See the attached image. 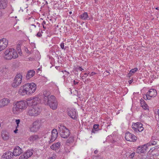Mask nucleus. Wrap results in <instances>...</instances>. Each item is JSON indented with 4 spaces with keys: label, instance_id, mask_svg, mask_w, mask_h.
<instances>
[{
    "label": "nucleus",
    "instance_id": "nucleus-1",
    "mask_svg": "<svg viewBox=\"0 0 159 159\" xmlns=\"http://www.w3.org/2000/svg\"><path fill=\"white\" fill-rule=\"evenodd\" d=\"M41 101L45 105H49L53 110L56 109L57 107L58 103L55 97L53 95H50L49 92L44 91L43 94L40 96Z\"/></svg>",
    "mask_w": 159,
    "mask_h": 159
},
{
    "label": "nucleus",
    "instance_id": "nucleus-2",
    "mask_svg": "<svg viewBox=\"0 0 159 159\" xmlns=\"http://www.w3.org/2000/svg\"><path fill=\"white\" fill-rule=\"evenodd\" d=\"M58 132L61 137L66 139L69 136L70 133L68 129L65 126L60 125H58Z\"/></svg>",
    "mask_w": 159,
    "mask_h": 159
},
{
    "label": "nucleus",
    "instance_id": "nucleus-3",
    "mask_svg": "<svg viewBox=\"0 0 159 159\" xmlns=\"http://www.w3.org/2000/svg\"><path fill=\"white\" fill-rule=\"evenodd\" d=\"M41 112L40 109L37 106L30 107L27 112V115L30 116H37L39 115Z\"/></svg>",
    "mask_w": 159,
    "mask_h": 159
},
{
    "label": "nucleus",
    "instance_id": "nucleus-4",
    "mask_svg": "<svg viewBox=\"0 0 159 159\" xmlns=\"http://www.w3.org/2000/svg\"><path fill=\"white\" fill-rule=\"evenodd\" d=\"M22 75L21 73H17L15 76L11 85L13 87L16 88L20 85L22 82Z\"/></svg>",
    "mask_w": 159,
    "mask_h": 159
},
{
    "label": "nucleus",
    "instance_id": "nucleus-5",
    "mask_svg": "<svg viewBox=\"0 0 159 159\" xmlns=\"http://www.w3.org/2000/svg\"><path fill=\"white\" fill-rule=\"evenodd\" d=\"M25 88L26 89L29 95H31L35 92L37 88L36 84L34 83H27L25 84Z\"/></svg>",
    "mask_w": 159,
    "mask_h": 159
},
{
    "label": "nucleus",
    "instance_id": "nucleus-6",
    "mask_svg": "<svg viewBox=\"0 0 159 159\" xmlns=\"http://www.w3.org/2000/svg\"><path fill=\"white\" fill-rule=\"evenodd\" d=\"M41 126L40 121L39 120L35 121L33 123V126L30 128V131L33 132H36L38 130Z\"/></svg>",
    "mask_w": 159,
    "mask_h": 159
},
{
    "label": "nucleus",
    "instance_id": "nucleus-7",
    "mask_svg": "<svg viewBox=\"0 0 159 159\" xmlns=\"http://www.w3.org/2000/svg\"><path fill=\"white\" fill-rule=\"evenodd\" d=\"M125 139L129 141L135 142L137 139V137L129 132H127L125 134Z\"/></svg>",
    "mask_w": 159,
    "mask_h": 159
},
{
    "label": "nucleus",
    "instance_id": "nucleus-8",
    "mask_svg": "<svg viewBox=\"0 0 159 159\" xmlns=\"http://www.w3.org/2000/svg\"><path fill=\"white\" fill-rule=\"evenodd\" d=\"M68 116L73 119H75L76 118V113L75 109L73 108H69L67 110Z\"/></svg>",
    "mask_w": 159,
    "mask_h": 159
},
{
    "label": "nucleus",
    "instance_id": "nucleus-9",
    "mask_svg": "<svg viewBox=\"0 0 159 159\" xmlns=\"http://www.w3.org/2000/svg\"><path fill=\"white\" fill-rule=\"evenodd\" d=\"M8 44V41L6 38L0 39V52L5 49Z\"/></svg>",
    "mask_w": 159,
    "mask_h": 159
},
{
    "label": "nucleus",
    "instance_id": "nucleus-10",
    "mask_svg": "<svg viewBox=\"0 0 159 159\" xmlns=\"http://www.w3.org/2000/svg\"><path fill=\"white\" fill-rule=\"evenodd\" d=\"M17 106H18L19 108L21 109V111L23 109H25L26 108L27 106V104H28L27 102L24 101H20L17 102L16 103Z\"/></svg>",
    "mask_w": 159,
    "mask_h": 159
},
{
    "label": "nucleus",
    "instance_id": "nucleus-11",
    "mask_svg": "<svg viewBox=\"0 0 159 159\" xmlns=\"http://www.w3.org/2000/svg\"><path fill=\"white\" fill-rule=\"evenodd\" d=\"M58 132L57 129H54L52 131V135L51 139L49 141V143H51L54 142L57 138L58 136Z\"/></svg>",
    "mask_w": 159,
    "mask_h": 159
},
{
    "label": "nucleus",
    "instance_id": "nucleus-12",
    "mask_svg": "<svg viewBox=\"0 0 159 159\" xmlns=\"http://www.w3.org/2000/svg\"><path fill=\"white\" fill-rule=\"evenodd\" d=\"M33 154L32 151L28 150L24 153L19 157V159H27L31 157Z\"/></svg>",
    "mask_w": 159,
    "mask_h": 159
},
{
    "label": "nucleus",
    "instance_id": "nucleus-13",
    "mask_svg": "<svg viewBox=\"0 0 159 159\" xmlns=\"http://www.w3.org/2000/svg\"><path fill=\"white\" fill-rule=\"evenodd\" d=\"M22 150L18 146H16L13 149V153L14 156H17L20 155L22 152Z\"/></svg>",
    "mask_w": 159,
    "mask_h": 159
},
{
    "label": "nucleus",
    "instance_id": "nucleus-14",
    "mask_svg": "<svg viewBox=\"0 0 159 159\" xmlns=\"http://www.w3.org/2000/svg\"><path fill=\"white\" fill-rule=\"evenodd\" d=\"M18 93L22 96H25L26 95H29L27 90L25 88V84L20 87L18 91Z\"/></svg>",
    "mask_w": 159,
    "mask_h": 159
},
{
    "label": "nucleus",
    "instance_id": "nucleus-15",
    "mask_svg": "<svg viewBox=\"0 0 159 159\" xmlns=\"http://www.w3.org/2000/svg\"><path fill=\"white\" fill-rule=\"evenodd\" d=\"M42 95H40L39 96L40 97V96ZM41 98L38 97H35L33 98V99H30V100H28L27 101V103H31V105H36L39 102V100Z\"/></svg>",
    "mask_w": 159,
    "mask_h": 159
},
{
    "label": "nucleus",
    "instance_id": "nucleus-16",
    "mask_svg": "<svg viewBox=\"0 0 159 159\" xmlns=\"http://www.w3.org/2000/svg\"><path fill=\"white\" fill-rule=\"evenodd\" d=\"M148 144H144L141 146L138 147L137 150V152L138 153L144 152L146 150Z\"/></svg>",
    "mask_w": 159,
    "mask_h": 159
},
{
    "label": "nucleus",
    "instance_id": "nucleus-17",
    "mask_svg": "<svg viewBox=\"0 0 159 159\" xmlns=\"http://www.w3.org/2000/svg\"><path fill=\"white\" fill-rule=\"evenodd\" d=\"M11 48H9L6 50L4 52V58L5 59L7 60H10L13 58V57H12V55H11Z\"/></svg>",
    "mask_w": 159,
    "mask_h": 159
},
{
    "label": "nucleus",
    "instance_id": "nucleus-18",
    "mask_svg": "<svg viewBox=\"0 0 159 159\" xmlns=\"http://www.w3.org/2000/svg\"><path fill=\"white\" fill-rule=\"evenodd\" d=\"M10 102L9 100L7 98H4L0 101V107H2L7 105Z\"/></svg>",
    "mask_w": 159,
    "mask_h": 159
},
{
    "label": "nucleus",
    "instance_id": "nucleus-19",
    "mask_svg": "<svg viewBox=\"0 0 159 159\" xmlns=\"http://www.w3.org/2000/svg\"><path fill=\"white\" fill-rule=\"evenodd\" d=\"M14 156L12 152L7 151L4 153L2 157L5 159H11V158Z\"/></svg>",
    "mask_w": 159,
    "mask_h": 159
},
{
    "label": "nucleus",
    "instance_id": "nucleus-20",
    "mask_svg": "<svg viewBox=\"0 0 159 159\" xmlns=\"http://www.w3.org/2000/svg\"><path fill=\"white\" fill-rule=\"evenodd\" d=\"M1 136L3 139L5 141L8 140L10 138L9 133L6 130L2 131Z\"/></svg>",
    "mask_w": 159,
    "mask_h": 159
},
{
    "label": "nucleus",
    "instance_id": "nucleus-21",
    "mask_svg": "<svg viewBox=\"0 0 159 159\" xmlns=\"http://www.w3.org/2000/svg\"><path fill=\"white\" fill-rule=\"evenodd\" d=\"M157 91L155 89H151L147 93V95L150 97L151 99L152 97H154L157 95Z\"/></svg>",
    "mask_w": 159,
    "mask_h": 159
},
{
    "label": "nucleus",
    "instance_id": "nucleus-22",
    "mask_svg": "<svg viewBox=\"0 0 159 159\" xmlns=\"http://www.w3.org/2000/svg\"><path fill=\"white\" fill-rule=\"evenodd\" d=\"M143 124L140 122H138L132 125L133 129L135 132H137V129L143 126Z\"/></svg>",
    "mask_w": 159,
    "mask_h": 159
},
{
    "label": "nucleus",
    "instance_id": "nucleus-23",
    "mask_svg": "<svg viewBox=\"0 0 159 159\" xmlns=\"http://www.w3.org/2000/svg\"><path fill=\"white\" fill-rule=\"evenodd\" d=\"M7 0H0V9H5L7 7Z\"/></svg>",
    "mask_w": 159,
    "mask_h": 159
},
{
    "label": "nucleus",
    "instance_id": "nucleus-24",
    "mask_svg": "<svg viewBox=\"0 0 159 159\" xmlns=\"http://www.w3.org/2000/svg\"><path fill=\"white\" fill-rule=\"evenodd\" d=\"M61 146V143L60 142H57L56 143L53 144L50 146L51 148L53 150H56L58 149Z\"/></svg>",
    "mask_w": 159,
    "mask_h": 159
},
{
    "label": "nucleus",
    "instance_id": "nucleus-25",
    "mask_svg": "<svg viewBox=\"0 0 159 159\" xmlns=\"http://www.w3.org/2000/svg\"><path fill=\"white\" fill-rule=\"evenodd\" d=\"M35 72L34 70H31L28 71L27 73L26 78L29 79L34 76L35 74Z\"/></svg>",
    "mask_w": 159,
    "mask_h": 159
},
{
    "label": "nucleus",
    "instance_id": "nucleus-26",
    "mask_svg": "<svg viewBox=\"0 0 159 159\" xmlns=\"http://www.w3.org/2000/svg\"><path fill=\"white\" fill-rule=\"evenodd\" d=\"M17 104L16 103L15 105L14 106L13 108V112L14 114H18L21 111V109L19 108Z\"/></svg>",
    "mask_w": 159,
    "mask_h": 159
},
{
    "label": "nucleus",
    "instance_id": "nucleus-27",
    "mask_svg": "<svg viewBox=\"0 0 159 159\" xmlns=\"http://www.w3.org/2000/svg\"><path fill=\"white\" fill-rule=\"evenodd\" d=\"M11 55H12V57H13L12 58L15 59L17 58L18 57V55L16 50L12 48H11Z\"/></svg>",
    "mask_w": 159,
    "mask_h": 159
},
{
    "label": "nucleus",
    "instance_id": "nucleus-28",
    "mask_svg": "<svg viewBox=\"0 0 159 159\" xmlns=\"http://www.w3.org/2000/svg\"><path fill=\"white\" fill-rule=\"evenodd\" d=\"M138 70V69L137 68H135L134 69H131L127 75V76L129 77L131 76L132 74L135 73Z\"/></svg>",
    "mask_w": 159,
    "mask_h": 159
},
{
    "label": "nucleus",
    "instance_id": "nucleus-29",
    "mask_svg": "<svg viewBox=\"0 0 159 159\" xmlns=\"http://www.w3.org/2000/svg\"><path fill=\"white\" fill-rule=\"evenodd\" d=\"M88 18V14L87 12L82 13L80 15V18L83 20H86Z\"/></svg>",
    "mask_w": 159,
    "mask_h": 159
},
{
    "label": "nucleus",
    "instance_id": "nucleus-30",
    "mask_svg": "<svg viewBox=\"0 0 159 159\" xmlns=\"http://www.w3.org/2000/svg\"><path fill=\"white\" fill-rule=\"evenodd\" d=\"M38 136L37 135H34L31 136L29 138V139L30 141L32 142L38 139Z\"/></svg>",
    "mask_w": 159,
    "mask_h": 159
},
{
    "label": "nucleus",
    "instance_id": "nucleus-31",
    "mask_svg": "<svg viewBox=\"0 0 159 159\" xmlns=\"http://www.w3.org/2000/svg\"><path fill=\"white\" fill-rule=\"evenodd\" d=\"M99 125L95 124L93 126V129L92 130V132L95 133L96 131H98L99 129Z\"/></svg>",
    "mask_w": 159,
    "mask_h": 159
},
{
    "label": "nucleus",
    "instance_id": "nucleus-32",
    "mask_svg": "<svg viewBox=\"0 0 159 159\" xmlns=\"http://www.w3.org/2000/svg\"><path fill=\"white\" fill-rule=\"evenodd\" d=\"M141 104L142 105V107L144 110L147 109L148 106L143 100H141Z\"/></svg>",
    "mask_w": 159,
    "mask_h": 159
},
{
    "label": "nucleus",
    "instance_id": "nucleus-33",
    "mask_svg": "<svg viewBox=\"0 0 159 159\" xmlns=\"http://www.w3.org/2000/svg\"><path fill=\"white\" fill-rule=\"evenodd\" d=\"M147 144H148V146L151 145H155L157 144V141H154V139L152 138L150 142Z\"/></svg>",
    "mask_w": 159,
    "mask_h": 159
},
{
    "label": "nucleus",
    "instance_id": "nucleus-34",
    "mask_svg": "<svg viewBox=\"0 0 159 159\" xmlns=\"http://www.w3.org/2000/svg\"><path fill=\"white\" fill-rule=\"evenodd\" d=\"M60 46L61 48L64 50H65L66 49V47H64V43H62L60 44Z\"/></svg>",
    "mask_w": 159,
    "mask_h": 159
},
{
    "label": "nucleus",
    "instance_id": "nucleus-35",
    "mask_svg": "<svg viewBox=\"0 0 159 159\" xmlns=\"http://www.w3.org/2000/svg\"><path fill=\"white\" fill-rule=\"evenodd\" d=\"M143 98L145 100H147V99L150 100V97H149V96L147 95V94L146 95L143 96Z\"/></svg>",
    "mask_w": 159,
    "mask_h": 159
},
{
    "label": "nucleus",
    "instance_id": "nucleus-36",
    "mask_svg": "<svg viewBox=\"0 0 159 159\" xmlns=\"http://www.w3.org/2000/svg\"><path fill=\"white\" fill-rule=\"evenodd\" d=\"M143 129L144 128H143V126H142V127H141L140 128H139V129H137V132L138 131L139 132H141L142 131H143Z\"/></svg>",
    "mask_w": 159,
    "mask_h": 159
},
{
    "label": "nucleus",
    "instance_id": "nucleus-37",
    "mask_svg": "<svg viewBox=\"0 0 159 159\" xmlns=\"http://www.w3.org/2000/svg\"><path fill=\"white\" fill-rule=\"evenodd\" d=\"M135 154V153L134 152H133L132 153H131L129 155V157L130 158H133Z\"/></svg>",
    "mask_w": 159,
    "mask_h": 159
},
{
    "label": "nucleus",
    "instance_id": "nucleus-38",
    "mask_svg": "<svg viewBox=\"0 0 159 159\" xmlns=\"http://www.w3.org/2000/svg\"><path fill=\"white\" fill-rule=\"evenodd\" d=\"M84 74L85 75L84 76V77H85L87 75V73H86V72H84V73H81L80 74V77H84V76H83Z\"/></svg>",
    "mask_w": 159,
    "mask_h": 159
},
{
    "label": "nucleus",
    "instance_id": "nucleus-39",
    "mask_svg": "<svg viewBox=\"0 0 159 159\" xmlns=\"http://www.w3.org/2000/svg\"><path fill=\"white\" fill-rule=\"evenodd\" d=\"M20 122V119H17L16 120V122L17 125H19Z\"/></svg>",
    "mask_w": 159,
    "mask_h": 159
},
{
    "label": "nucleus",
    "instance_id": "nucleus-40",
    "mask_svg": "<svg viewBox=\"0 0 159 159\" xmlns=\"http://www.w3.org/2000/svg\"><path fill=\"white\" fill-rule=\"evenodd\" d=\"M36 36L38 37H41L42 36V35L41 34V33L40 32H38L36 34Z\"/></svg>",
    "mask_w": 159,
    "mask_h": 159
},
{
    "label": "nucleus",
    "instance_id": "nucleus-41",
    "mask_svg": "<svg viewBox=\"0 0 159 159\" xmlns=\"http://www.w3.org/2000/svg\"><path fill=\"white\" fill-rule=\"evenodd\" d=\"M55 157L54 156H52V157H50L49 159H55Z\"/></svg>",
    "mask_w": 159,
    "mask_h": 159
},
{
    "label": "nucleus",
    "instance_id": "nucleus-42",
    "mask_svg": "<svg viewBox=\"0 0 159 159\" xmlns=\"http://www.w3.org/2000/svg\"><path fill=\"white\" fill-rule=\"evenodd\" d=\"M80 71H83V72L84 70H86L85 68L84 69L80 67Z\"/></svg>",
    "mask_w": 159,
    "mask_h": 159
},
{
    "label": "nucleus",
    "instance_id": "nucleus-43",
    "mask_svg": "<svg viewBox=\"0 0 159 159\" xmlns=\"http://www.w3.org/2000/svg\"><path fill=\"white\" fill-rule=\"evenodd\" d=\"M74 84L75 85L76 84H78V83H79V82H78V81H76L75 80H74Z\"/></svg>",
    "mask_w": 159,
    "mask_h": 159
},
{
    "label": "nucleus",
    "instance_id": "nucleus-44",
    "mask_svg": "<svg viewBox=\"0 0 159 159\" xmlns=\"http://www.w3.org/2000/svg\"><path fill=\"white\" fill-rule=\"evenodd\" d=\"M95 74V72H91V73L90 74V75H94Z\"/></svg>",
    "mask_w": 159,
    "mask_h": 159
},
{
    "label": "nucleus",
    "instance_id": "nucleus-45",
    "mask_svg": "<svg viewBox=\"0 0 159 159\" xmlns=\"http://www.w3.org/2000/svg\"><path fill=\"white\" fill-rule=\"evenodd\" d=\"M45 24H46V22H45V21H43V22H42V25H45Z\"/></svg>",
    "mask_w": 159,
    "mask_h": 159
},
{
    "label": "nucleus",
    "instance_id": "nucleus-46",
    "mask_svg": "<svg viewBox=\"0 0 159 159\" xmlns=\"http://www.w3.org/2000/svg\"><path fill=\"white\" fill-rule=\"evenodd\" d=\"M133 81V80H130L129 81V84L131 83Z\"/></svg>",
    "mask_w": 159,
    "mask_h": 159
},
{
    "label": "nucleus",
    "instance_id": "nucleus-47",
    "mask_svg": "<svg viewBox=\"0 0 159 159\" xmlns=\"http://www.w3.org/2000/svg\"><path fill=\"white\" fill-rule=\"evenodd\" d=\"M18 131V129H16L15 130H14V132L15 133H16L17 132V131Z\"/></svg>",
    "mask_w": 159,
    "mask_h": 159
},
{
    "label": "nucleus",
    "instance_id": "nucleus-48",
    "mask_svg": "<svg viewBox=\"0 0 159 159\" xmlns=\"http://www.w3.org/2000/svg\"><path fill=\"white\" fill-rule=\"evenodd\" d=\"M98 151L97 150H96L94 151V153L95 154H97L98 153Z\"/></svg>",
    "mask_w": 159,
    "mask_h": 159
},
{
    "label": "nucleus",
    "instance_id": "nucleus-49",
    "mask_svg": "<svg viewBox=\"0 0 159 159\" xmlns=\"http://www.w3.org/2000/svg\"><path fill=\"white\" fill-rule=\"evenodd\" d=\"M2 16V12L0 11V17H1Z\"/></svg>",
    "mask_w": 159,
    "mask_h": 159
},
{
    "label": "nucleus",
    "instance_id": "nucleus-50",
    "mask_svg": "<svg viewBox=\"0 0 159 159\" xmlns=\"http://www.w3.org/2000/svg\"><path fill=\"white\" fill-rule=\"evenodd\" d=\"M19 127V125H17V126H16V129H17V128H18Z\"/></svg>",
    "mask_w": 159,
    "mask_h": 159
},
{
    "label": "nucleus",
    "instance_id": "nucleus-51",
    "mask_svg": "<svg viewBox=\"0 0 159 159\" xmlns=\"http://www.w3.org/2000/svg\"><path fill=\"white\" fill-rule=\"evenodd\" d=\"M157 113H158V115L159 116V110L158 111Z\"/></svg>",
    "mask_w": 159,
    "mask_h": 159
},
{
    "label": "nucleus",
    "instance_id": "nucleus-52",
    "mask_svg": "<svg viewBox=\"0 0 159 159\" xmlns=\"http://www.w3.org/2000/svg\"><path fill=\"white\" fill-rule=\"evenodd\" d=\"M72 12L71 11H70V12H69V14H72Z\"/></svg>",
    "mask_w": 159,
    "mask_h": 159
},
{
    "label": "nucleus",
    "instance_id": "nucleus-53",
    "mask_svg": "<svg viewBox=\"0 0 159 159\" xmlns=\"http://www.w3.org/2000/svg\"><path fill=\"white\" fill-rule=\"evenodd\" d=\"M43 28L45 29V27L44 26V25H43Z\"/></svg>",
    "mask_w": 159,
    "mask_h": 159
},
{
    "label": "nucleus",
    "instance_id": "nucleus-54",
    "mask_svg": "<svg viewBox=\"0 0 159 159\" xmlns=\"http://www.w3.org/2000/svg\"><path fill=\"white\" fill-rule=\"evenodd\" d=\"M17 48V49L18 50V51H19V49H19V47H18V48Z\"/></svg>",
    "mask_w": 159,
    "mask_h": 159
},
{
    "label": "nucleus",
    "instance_id": "nucleus-55",
    "mask_svg": "<svg viewBox=\"0 0 159 159\" xmlns=\"http://www.w3.org/2000/svg\"><path fill=\"white\" fill-rule=\"evenodd\" d=\"M19 54H21V53H21V52H19Z\"/></svg>",
    "mask_w": 159,
    "mask_h": 159
},
{
    "label": "nucleus",
    "instance_id": "nucleus-56",
    "mask_svg": "<svg viewBox=\"0 0 159 159\" xmlns=\"http://www.w3.org/2000/svg\"><path fill=\"white\" fill-rule=\"evenodd\" d=\"M156 10H158V7H156Z\"/></svg>",
    "mask_w": 159,
    "mask_h": 159
},
{
    "label": "nucleus",
    "instance_id": "nucleus-57",
    "mask_svg": "<svg viewBox=\"0 0 159 159\" xmlns=\"http://www.w3.org/2000/svg\"><path fill=\"white\" fill-rule=\"evenodd\" d=\"M4 69L5 70V71L6 70H7V69H6V68H5Z\"/></svg>",
    "mask_w": 159,
    "mask_h": 159
}]
</instances>
